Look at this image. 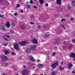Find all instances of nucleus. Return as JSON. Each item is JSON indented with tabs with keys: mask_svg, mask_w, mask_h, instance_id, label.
<instances>
[{
	"mask_svg": "<svg viewBox=\"0 0 75 75\" xmlns=\"http://www.w3.org/2000/svg\"><path fill=\"white\" fill-rule=\"evenodd\" d=\"M28 42L26 41L20 42H19V45H20L22 46H23V47L26 46V45H28Z\"/></svg>",
	"mask_w": 75,
	"mask_h": 75,
	"instance_id": "f257e3e1",
	"label": "nucleus"
},
{
	"mask_svg": "<svg viewBox=\"0 0 75 75\" xmlns=\"http://www.w3.org/2000/svg\"><path fill=\"white\" fill-rule=\"evenodd\" d=\"M3 38L6 41H8L11 40V38L8 35H6L3 36Z\"/></svg>",
	"mask_w": 75,
	"mask_h": 75,
	"instance_id": "f03ea898",
	"label": "nucleus"
},
{
	"mask_svg": "<svg viewBox=\"0 0 75 75\" xmlns=\"http://www.w3.org/2000/svg\"><path fill=\"white\" fill-rule=\"evenodd\" d=\"M58 65H59L58 62H55V63L52 65V68H53V69H55V68H56V66H58Z\"/></svg>",
	"mask_w": 75,
	"mask_h": 75,
	"instance_id": "7ed1b4c3",
	"label": "nucleus"
},
{
	"mask_svg": "<svg viewBox=\"0 0 75 75\" xmlns=\"http://www.w3.org/2000/svg\"><path fill=\"white\" fill-rule=\"evenodd\" d=\"M14 48L17 50V51H19L20 48H19V46L18 44H15L14 45Z\"/></svg>",
	"mask_w": 75,
	"mask_h": 75,
	"instance_id": "20e7f679",
	"label": "nucleus"
},
{
	"mask_svg": "<svg viewBox=\"0 0 75 75\" xmlns=\"http://www.w3.org/2000/svg\"><path fill=\"white\" fill-rule=\"evenodd\" d=\"M1 58L2 61H5L7 60V59H8V57L4 55L1 56Z\"/></svg>",
	"mask_w": 75,
	"mask_h": 75,
	"instance_id": "39448f33",
	"label": "nucleus"
},
{
	"mask_svg": "<svg viewBox=\"0 0 75 75\" xmlns=\"http://www.w3.org/2000/svg\"><path fill=\"white\" fill-rule=\"evenodd\" d=\"M32 42L34 44H38V40L36 38L33 39Z\"/></svg>",
	"mask_w": 75,
	"mask_h": 75,
	"instance_id": "423d86ee",
	"label": "nucleus"
},
{
	"mask_svg": "<svg viewBox=\"0 0 75 75\" xmlns=\"http://www.w3.org/2000/svg\"><path fill=\"white\" fill-rule=\"evenodd\" d=\"M22 74H23V75H28V72L26 70H24L22 71Z\"/></svg>",
	"mask_w": 75,
	"mask_h": 75,
	"instance_id": "0eeeda50",
	"label": "nucleus"
},
{
	"mask_svg": "<svg viewBox=\"0 0 75 75\" xmlns=\"http://www.w3.org/2000/svg\"><path fill=\"white\" fill-rule=\"evenodd\" d=\"M73 67V65L71 63H69L68 65V68L69 69H72V67Z\"/></svg>",
	"mask_w": 75,
	"mask_h": 75,
	"instance_id": "6e6552de",
	"label": "nucleus"
},
{
	"mask_svg": "<svg viewBox=\"0 0 75 75\" xmlns=\"http://www.w3.org/2000/svg\"><path fill=\"white\" fill-rule=\"evenodd\" d=\"M17 21L16 20H14L13 21V22L12 23V26H13V27L15 26L16 25V24L17 23Z\"/></svg>",
	"mask_w": 75,
	"mask_h": 75,
	"instance_id": "1a4fd4ad",
	"label": "nucleus"
},
{
	"mask_svg": "<svg viewBox=\"0 0 75 75\" xmlns=\"http://www.w3.org/2000/svg\"><path fill=\"white\" fill-rule=\"evenodd\" d=\"M29 59L32 61H35V59H34L33 57L32 56H30L29 57Z\"/></svg>",
	"mask_w": 75,
	"mask_h": 75,
	"instance_id": "9d476101",
	"label": "nucleus"
},
{
	"mask_svg": "<svg viewBox=\"0 0 75 75\" xmlns=\"http://www.w3.org/2000/svg\"><path fill=\"white\" fill-rule=\"evenodd\" d=\"M70 57L71 58H74L75 57V53L74 52H72L70 54Z\"/></svg>",
	"mask_w": 75,
	"mask_h": 75,
	"instance_id": "9b49d317",
	"label": "nucleus"
},
{
	"mask_svg": "<svg viewBox=\"0 0 75 75\" xmlns=\"http://www.w3.org/2000/svg\"><path fill=\"white\" fill-rule=\"evenodd\" d=\"M58 5L60 6L61 4V0H57L56 1Z\"/></svg>",
	"mask_w": 75,
	"mask_h": 75,
	"instance_id": "f8f14e48",
	"label": "nucleus"
},
{
	"mask_svg": "<svg viewBox=\"0 0 75 75\" xmlns=\"http://www.w3.org/2000/svg\"><path fill=\"white\" fill-rule=\"evenodd\" d=\"M31 49L30 48H27L26 50V52L27 53H29L31 52Z\"/></svg>",
	"mask_w": 75,
	"mask_h": 75,
	"instance_id": "ddd939ff",
	"label": "nucleus"
},
{
	"mask_svg": "<svg viewBox=\"0 0 75 75\" xmlns=\"http://www.w3.org/2000/svg\"><path fill=\"white\" fill-rule=\"evenodd\" d=\"M5 25L7 28H9L10 27V23L9 22H7L6 23Z\"/></svg>",
	"mask_w": 75,
	"mask_h": 75,
	"instance_id": "4468645a",
	"label": "nucleus"
},
{
	"mask_svg": "<svg viewBox=\"0 0 75 75\" xmlns=\"http://www.w3.org/2000/svg\"><path fill=\"white\" fill-rule=\"evenodd\" d=\"M4 54L5 55H7L8 54H10V52L8 51H7L6 50H4Z\"/></svg>",
	"mask_w": 75,
	"mask_h": 75,
	"instance_id": "2eb2a0df",
	"label": "nucleus"
},
{
	"mask_svg": "<svg viewBox=\"0 0 75 75\" xmlns=\"http://www.w3.org/2000/svg\"><path fill=\"white\" fill-rule=\"evenodd\" d=\"M31 48L32 50H35V48H36V46L35 45H32L31 46Z\"/></svg>",
	"mask_w": 75,
	"mask_h": 75,
	"instance_id": "dca6fc26",
	"label": "nucleus"
},
{
	"mask_svg": "<svg viewBox=\"0 0 75 75\" xmlns=\"http://www.w3.org/2000/svg\"><path fill=\"white\" fill-rule=\"evenodd\" d=\"M38 67L39 68H43L44 65L42 64H38Z\"/></svg>",
	"mask_w": 75,
	"mask_h": 75,
	"instance_id": "f3484780",
	"label": "nucleus"
},
{
	"mask_svg": "<svg viewBox=\"0 0 75 75\" xmlns=\"http://www.w3.org/2000/svg\"><path fill=\"white\" fill-rule=\"evenodd\" d=\"M39 2L41 4H43V3H44V0H39Z\"/></svg>",
	"mask_w": 75,
	"mask_h": 75,
	"instance_id": "a211bd4d",
	"label": "nucleus"
},
{
	"mask_svg": "<svg viewBox=\"0 0 75 75\" xmlns=\"http://www.w3.org/2000/svg\"><path fill=\"white\" fill-rule=\"evenodd\" d=\"M71 4L73 6H75V2L74 1H72Z\"/></svg>",
	"mask_w": 75,
	"mask_h": 75,
	"instance_id": "6ab92c4d",
	"label": "nucleus"
},
{
	"mask_svg": "<svg viewBox=\"0 0 75 75\" xmlns=\"http://www.w3.org/2000/svg\"><path fill=\"white\" fill-rule=\"evenodd\" d=\"M45 38H49L50 36L46 34L45 35Z\"/></svg>",
	"mask_w": 75,
	"mask_h": 75,
	"instance_id": "aec40b11",
	"label": "nucleus"
},
{
	"mask_svg": "<svg viewBox=\"0 0 75 75\" xmlns=\"http://www.w3.org/2000/svg\"><path fill=\"white\" fill-rule=\"evenodd\" d=\"M55 73H56V72L55 71H52V75H55Z\"/></svg>",
	"mask_w": 75,
	"mask_h": 75,
	"instance_id": "412c9836",
	"label": "nucleus"
},
{
	"mask_svg": "<svg viewBox=\"0 0 75 75\" xmlns=\"http://www.w3.org/2000/svg\"><path fill=\"white\" fill-rule=\"evenodd\" d=\"M26 7L28 8H31V6L29 5L26 6Z\"/></svg>",
	"mask_w": 75,
	"mask_h": 75,
	"instance_id": "4be33fe9",
	"label": "nucleus"
},
{
	"mask_svg": "<svg viewBox=\"0 0 75 75\" xmlns=\"http://www.w3.org/2000/svg\"><path fill=\"white\" fill-rule=\"evenodd\" d=\"M70 20L71 21H74V18H70Z\"/></svg>",
	"mask_w": 75,
	"mask_h": 75,
	"instance_id": "5701e85b",
	"label": "nucleus"
},
{
	"mask_svg": "<svg viewBox=\"0 0 75 75\" xmlns=\"http://www.w3.org/2000/svg\"><path fill=\"white\" fill-rule=\"evenodd\" d=\"M11 55H16V53H14V52H12L11 53Z\"/></svg>",
	"mask_w": 75,
	"mask_h": 75,
	"instance_id": "b1692460",
	"label": "nucleus"
},
{
	"mask_svg": "<svg viewBox=\"0 0 75 75\" xmlns=\"http://www.w3.org/2000/svg\"><path fill=\"white\" fill-rule=\"evenodd\" d=\"M65 21V19L64 18H63L61 20V21L62 22V21Z\"/></svg>",
	"mask_w": 75,
	"mask_h": 75,
	"instance_id": "393cba45",
	"label": "nucleus"
},
{
	"mask_svg": "<svg viewBox=\"0 0 75 75\" xmlns=\"http://www.w3.org/2000/svg\"><path fill=\"white\" fill-rule=\"evenodd\" d=\"M21 29L22 30H24V29H25V27L23 26H21Z\"/></svg>",
	"mask_w": 75,
	"mask_h": 75,
	"instance_id": "a878e982",
	"label": "nucleus"
},
{
	"mask_svg": "<svg viewBox=\"0 0 75 75\" xmlns=\"http://www.w3.org/2000/svg\"><path fill=\"white\" fill-rule=\"evenodd\" d=\"M1 29L2 30H4L5 29V28L4 26H3L1 28Z\"/></svg>",
	"mask_w": 75,
	"mask_h": 75,
	"instance_id": "bb28decb",
	"label": "nucleus"
},
{
	"mask_svg": "<svg viewBox=\"0 0 75 75\" xmlns=\"http://www.w3.org/2000/svg\"><path fill=\"white\" fill-rule=\"evenodd\" d=\"M30 24H32V25H34V24H35V23L33 22H30Z\"/></svg>",
	"mask_w": 75,
	"mask_h": 75,
	"instance_id": "cd10ccee",
	"label": "nucleus"
},
{
	"mask_svg": "<svg viewBox=\"0 0 75 75\" xmlns=\"http://www.w3.org/2000/svg\"><path fill=\"white\" fill-rule=\"evenodd\" d=\"M37 28L38 29H40V28H41V27L40 25H38V26H37Z\"/></svg>",
	"mask_w": 75,
	"mask_h": 75,
	"instance_id": "c85d7f7f",
	"label": "nucleus"
},
{
	"mask_svg": "<svg viewBox=\"0 0 75 75\" xmlns=\"http://www.w3.org/2000/svg\"><path fill=\"white\" fill-rule=\"evenodd\" d=\"M55 54V52H54L52 54V56H54Z\"/></svg>",
	"mask_w": 75,
	"mask_h": 75,
	"instance_id": "c756f323",
	"label": "nucleus"
},
{
	"mask_svg": "<svg viewBox=\"0 0 75 75\" xmlns=\"http://www.w3.org/2000/svg\"><path fill=\"white\" fill-rule=\"evenodd\" d=\"M61 26L62 28H63V29H65V28L64 27V25H61Z\"/></svg>",
	"mask_w": 75,
	"mask_h": 75,
	"instance_id": "7c9ffc66",
	"label": "nucleus"
},
{
	"mask_svg": "<svg viewBox=\"0 0 75 75\" xmlns=\"http://www.w3.org/2000/svg\"><path fill=\"white\" fill-rule=\"evenodd\" d=\"M55 43H58L59 42V40H56L54 42Z\"/></svg>",
	"mask_w": 75,
	"mask_h": 75,
	"instance_id": "2f4dec72",
	"label": "nucleus"
},
{
	"mask_svg": "<svg viewBox=\"0 0 75 75\" xmlns=\"http://www.w3.org/2000/svg\"><path fill=\"white\" fill-rule=\"evenodd\" d=\"M67 7L69 9H70V8H71V6L69 5H68Z\"/></svg>",
	"mask_w": 75,
	"mask_h": 75,
	"instance_id": "473e14b6",
	"label": "nucleus"
},
{
	"mask_svg": "<svg viewBox=\"0 0 75 75\" xmlns=\"http://www.w3.org/2000/svg\"><path fill=\"white\" fill-rule=\"evenodd\" d=\"M59 69L60 70H63V69H63V68H62L61 67H59Z\"/></svg>",
	"mask_w": 75,
	"mask_h": 75,
	"instance_id": "72a5a7b5",
	"label": "nucleus"
},
{
	"mask_svg": "<svg viewBox=\"0 0 75 75\" xmlns=\"http://www.w3.org/2000/svg\"><path fill=\"white\" fill-rule=\"evenodd\" d=\"M72 42L73 43H75V39H73L72 40Z\"/></svg>",
	"mask_w": 75,
	"mask_h": 75,
	"instance_id": "f704fd0d",
	"label": "nucleus"
},
{
	"mask_svg": "<svg viewBox=\"0 0 75 75\" xmlns=\"http://www.w3.org/2000/svg\"><path fill=\"white\" fill-rule=\"evenodd\" d=\"M71 48H72V46H70L68 47V49H71Z\"/></svg>",
	"mask_w": 75,
	"mask_h": 75,
	"instance_id": "c9c22d12",
	"label": "nucleus"
},
{
	"mask_svg": "<svg viewBox=\"0 0 75 75\" xmlns=\"http://www.w3.org/2000/svg\"><path fill=\"white\" fill-rule=\"evenodd\" d=\"M17 7H20V5L18 4L16 5Z\"/></svg>",
	"mask_w": 75,
	"mask_h": 75,
	"instance_id": "e433bc0d",
	"label": "nucleus"
},
{
	"mask_svg": "<svg viewBox=\"0 0 75 75\" xmlns=\"http://www.w3.org/2000/svg\"><path fill=\"white\" fill-rule=\"evenodd\" d=\"M4 45V46H5V47H6V46H7L6 44H2V45Z\"/></svg>",
	"mask_w": 75,
	"mask_h": 75,
	"instance_id": "4c0bfd02",
	"label": "nucleus"
},
{
	"mask_svg": "<svg viewBox=\"0 0 75 75\" xmlns=\"http://www.w3.org/2000/svg\"><path fill=\"white\" fill-rule=\"evenodd\" d=\"M0 17H2V18H3V17H4V15H1L0 14Z\"/></svg>",
	"mask_w": 75,
	"mask_h": 75,
	"instance_id": "58836bf2",
	"label": "nucleus"
},
{
	"mask_svg": "<svg viewBox=\"0 0 75 75\" xmlns=\"http://www.w3.org/2000/svg\"><path fill=\"white\" fill-rule=\"evenodd\" d=\"M33 3V1L32 0H31L30 1V4H32Z\"/></svg>",
	"mask_w": 75,
	"mask_h": 75,
	"instance_id": "ea45409f",
	"label": "nucleus"
},
{
	"mask_svg": "<svg viewBox=\"0 0 75 75\" xmlns=\"http://www.w3.org/2000/svg\"><path fill=\"white\" fill-rule=\"evenodd\" d=\"M14 15L15 16H17V13H15L14 14Z\"/></svg>",
	"mask_w": 75,
	"mask_h": 75,
	"instance_id": "a19ab883",
	"label": "nucleus"
},
{
	"mask_svg": "<svg viewBox=\"0 0 75 75\" xmlns=\"http://www.w3.org/2000/svg\"><path fill=\"white\" fill-rule=\"evenodd\" d=\"M33 7L35 8H37V6H35V5L33 6Z\"/></svg>",
	"mask_w": 75,
	"mask_h": 75,
	"instance_id": "79ce46f5",
	"label": "nucleus"
},
{
	"mask_svg": "<svg viewBox=\"0 0 75 75\" xmlns=\"http://www.w3.org/2000/svg\"><path fill=\"white\" fill-rule=\"evenodd\" d=\"M11 33H14V32L13 30H11Z\"/></svg>",
	"mask_w": 75,
	"mask_h": 75,
	"instance_id": "37998d69",
	"label": "nucleus"
},
{
	"mask_svg": "<svg viewBox=\"0 0 75 75\" xmlns=\"http://www.w3.org/2000/svg\"><path fill=\"white\" fill-rule=\"evenodd\" d=\"M5 65H8V64L7 63H4Z\"/></svg>",
	"mask_w": 75,
	"mask_h": 75,
	"instance_id": "c03bdc74",
	"label": "nucleus"
},
{
	"mask_svg": "<svg viewBox=\"0 0 75 75\" xmlns=\"http://www.w3.org/2000/svg\"><path fill=\"white\" fill-rule=\"evenodd\" d=\"M20 13H23V10H21L20 11Z\"/></svg>",
	"mask_w": 75,
	"mask_h": 75,
	"instance_id": "a18cd8bd",
	"label": "nucleus"
},
{
	"mask_svg": "<svg viewBox=\"0 0 75 75\" xmlns=\"http://www.w3.org/2000/svg\"><path fill=\"white\" fill-rule=\"evenodd\" d=\"M45 6H48V4H46L45 5Z\"/></svg>",
	"mask_w": 75,
	"mask_h": 75,
	"instance_id": "49530a36",
	"label": "nucleus"
},
{
	"mask_svg": "<svg viewBox=\"0 0 75 75\" xmlns=\"http://www.w3.org/2000/svg\"><path fill=\"white\" fill-rule=\"evenodd\" d=\"M73 74H75V72L74 71H73L71 72Z\"/></svg>",
	"mask_w": 75,
	"mask_h": 75,
	"instance_id": "de8ad7c7",
	"label": "nucleus"
},
{
	"mask_svg": "<svg viewBox=\"0 0 75 75\" xmlns=\"http://www.w3.org/2000/svg\"><path fill=\"white\" fill-rule=\"evenodd\" d=\"M4 0H0V3H1V2H2V1H3Z\"/></svg>",
	"mask_w": 75,
	"mask_h": 75,
	"instance_id": "09e8293b",
	"label": "nucleus"
},
{
	"mask_svg": "<svg viewBox=\"0 0 75 75\" xmlns=\"http://www.w3.org/2000/svg\"><path fill=\"white\" fill-rule=\"evenodd\" d=\"M73 61H75V57H73Z\"/></svg>",
	"mask_w": 75,
	"mask_h": 75,
	"instance_id": "8fccbe9b",
	"label": "nucleus"
},
{
	"mask_svg": "<svg viewBox=\"0 0 75 75\" xmlns=\"http://www.w3.org/2000/svg\"><path fill=\"white\" fill-rule=\"evenodd\" d=\"M18 59H21V57H18Z\"/></svg>",
	"mask_w": 75,
	"mask_h": 75,
	"instance_id": "3c124183",
	"label": "nucleus"
},
{
	"mask_svg": "<svg viewBox=\"0 0 75 75\" xmlns=\"http://www.w3.org/2000/svg\"><path fill=\"white\" fill-rule=\"evenodd\" d=\"M40 60H37V62H40Z\"/></svg>",
	"mask_w": 75,
	"mask_h": 75,
	"instance_id": "603ef678",
	"label": "nucleus"
},
{
	"mask_svg": "<svg viewBox=\"0 0 75 75\" xmlns=\"http://www.w3.org/2000/svg\"><path fill=\"white\" fill-rule=\"evenodd\" d=\"M1 75H5V74L4 73H2Z\"/></svg>",
	"mask_w": 75,
	"mask_h": 75,
	"instance_id": "864d4df0",
	"label": "nucleus"
},
{
	"mask_svg": "<svg viewBox=\"0 0 75 75\" xmlns=\"http://www.w3.org/2000/svg\"><path fill=\"white\" fill-rule=\"evenodd\" d=\"M29 3V2L28 1H27L26 4H28Z\"/></svg>",
	"mask_w": 75,
	"mask_h": 75,
	"instance_id": "5fc2aeb1",
	"label": "nucleus"
},
{
	"mask_svg": "<svg viewBox=\"0 0 75 75\" xmlns=\"http://www.w3.org/2000/svg\"><path fill=\"white\" fill-rule=\"evenodd\" d=\"M64 62H62V65H63L64 64Z\"/></svg>",
	"mask_w": 75,
	"mask_h": 75,
	"instance_id": "6e6d98bb",
	"label": "nucleus"
},
{
	"mask_svg": "<svg viewBox=\"0 0 75 75\" xmlns=\"http://www.w3.org/2000/svg\"><path fill=\"white\" fill-rule=\"evenodd\" d=\"M33 69H35V67H33Z\"/></svg>",
	"mask_w": 75,
	"mask_h": 75,
	"instance_id": "4d7b16f0",
	"label": "nucleus"
},
{
	"mask_svg": "<svg viewBox=\"0 0 75 75\" xmlns=\"http://www.w3.org/2000/svg\"><path fill=\"white\" fill-rule=\"evenodd\" d=\"M23 67V68H25V66L24 65Z\"/></svg>",
	"mask_w": 75,
	"mask_h": 75,
	"instance_id": "13d9d810",
	"label": "nucleus"
},
{
	"mask_svg": "<svg viewBox=\"0 0 75 75\" xmlns=\"http://www.w3.org/2000/svg\"><path fill=\"white\" fill-rule=\"evenodd\" d=\"M66 16H67V17H69V15H67Z\"/></svg>",
	"mask_w": 75,
	"mask_h": 75,
	"instance_id": "bf43d9fd",
	"label": "nucleus"
},
{
	"mask_svg": "<svg viewBox=\"0 0 75 75\" xmlns=\"http://www.w3.org/2000/svg\"><path fill=\"white\" fill-rule=\"evenodd\" d=\"M65 42H63V44H65Z\"/></svg>",
	"mask_w": 75,
	"mask_h": 75,
	"instance_id": "052dcab7",
	"label": "nucleus"
},
{
	"mask_svg": "<svg viewBox=\"0 0 75 75\" xmlns=\"http://www.w3.org/2000/svg\"><path fill=\"white\" fill-rule=\"evenodd\" d=\"M11 12H12V13H13L14 12V11H12Z\"/></svg>",
	"mask_w": 75,
	"mask_h": 75,
	"instance_id": "680f3d73",
	"label": "nucleus"
},
{
	"mask_svg": "<svg viewBox=\"0 0 75 75\" xmlns=\"http://www.w3.org/2000/svg\"><path fill=\"white\" fill-rule=\"evenodd\" d=\"M40 75H43V74H41Z\"/></svg>",
	"mask_w": 75,
	"mask_h": 75,
	"instance_id": "e2e57ef3",
	"label": "nucleus"
},
{
	"mask_svg": "<svg viewBox=\"0 0 75 75\" xmlns=\"http://www.w3.org/2000/svg\"><path fill=\"white\" fill-rule=\"evenodd\" d=\"M16 75H18V74H16Z\"/></svg>",
	"mask_w": 75,
	"mask_h": 75,
	"instance_id": "0e129e2a",
	"label": "nucleus"
},
{
	"mask_svg": "<svg viewBox=\"0 0 75 75\" xmlns=\"http://www.w3.org/2000/svg\"><path fill=\"white\" fill-rule=\"evenodd\" d=\"M64 64H66V63H64Z\"/></svg>",
	"mask_w": 75,
	"mask_h": 75,
	"instance_id": "69168bd1",
	"label": "nucleus"
},
{
	"mask_svg": "<svg viewBox=\"0 0 75 75\" xmlns=\"http://www.w3.org/2000/svg\"><path fill=\"white\" fill-rule=\"evenodd\" d=\"M33 75H36L35 74H33Z\"/></svg>",
	"mask_w": 75,
	"mask_h": 75,
	"instance_id": "338daca9",
	"label": "nucleus"
},
{
	"mask_svg": "<svg viewBox=\"0 0 75 75\" xmlns=\"http://www.w3.org/2000/svg\"><path fill=\"white\" fill-rule=\"evenodd\" d=\"M44 75H46V74H45Z\"/></svg>",
	"mask_w": 75,
	"mask_h": 75,
	"instance_id": "774afa93",
	"label": "nucleus"
}]
</instances>
